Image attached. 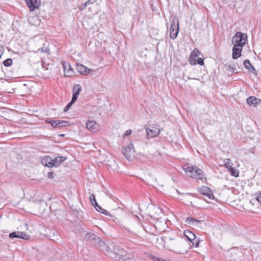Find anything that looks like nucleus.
Wrapping results in <instances>:
<instances>
[{
  "instance_id": "obj_1",
  "label": "nucleus",
  "mask_w": 261,
  "mask_h": 261,
  "mask_svg": "<svg viewBox=\"0 0 261 261\" xmlns=\"http://www.w3.org/2000/svg\"><path fill=\"white\" fill-rule=\"evenodd\" d=\"M183 169L188 177L199 180L203 178V171L196 166L185 165Z\"/></svg>"
},
{
  "instance_id": "obj_2",
  "label": "nucleus",
  "mask_w": 261,
  "mask_h": 261,
  "mask_svg": "<svg viewBox=\"0 0 261 261\" xmlns=\"http://www.w3.org/2000/svg\"><path fill=\"white\" fill-rule=\"evenodd\" d=\"M112 257L116 261H126L131 260L133 258L132 254L127 253L122 248L118 247L114 248V252Z\"/></svg>"
},
{
  "instance_id": "obj_3",
  "label": "nucleus",
  "mask_w": 261,
  "mask_h": 261,
  "mask_svg": "<svg viewBox=\"0 0 261 261\" xmlns=\"http://www.w3.org/2000/svg\"><path fill=\"white\" fill-rule=\"evenodd\" d=\"M146 132V138L150 139L156 137L161 130L157 123L149 124L145 126Z\"/></svg>"
},
{
  "instance_id": "obj_4",
  "label": "nucleus",
  "mask_w": 261,
  "mask_h": 261,
  "mask_svg": "<svg viewBox=\"0 0 261 261\" xmlns=\"http://www.w3.org/2000/svg\"><path fill=\"white\" fill-rule=\"evenodd\" d=\"M247 38L246 34L238 32L232 37V43L234 46L243 47L246 44Z\"/></svg>"
},
{
  "instance_id": "obj_5",
  "label": "nucleus",
  "mask_w": 261,
  "mask_h": 261,
  "mask_svg": "<svg viewBox=\"0 0 261 261\" xmlns=\"http://www.w3.org/2000/svg\"><path fill=\"white\" fill-rule=\"evenodd\" d=\"M179 32L178 19L176 17H173L170 27V37L172 39H175Z\"/></svg>"
},
{
  "instance_id": "obj_6",
  "label": "nucleus",
  "mask_w": 261,
  "mask_h": 261,
  "mask_svg": "<svg viewBox=\"0 0 261 261\" xmlns=\"http://www.w3.org/2000/svg\"><path fill=\"white\" fill-rule=\"evenodd\" d=\"M122 152L126 159L129 161L135 156V150L134 148L133 144L130 143L127 146L122 149Z\"/></svg>"
},
{
  "instance_id": "obj_7",
  "label": "nucleus",
  "mask_w": 261,
  "mask_h": 261,
  "mask_svg": "<svg viewBox=\"0 0 261 261\" xmlns=\"http://www.w3.org/2000/svg\"><path fill=\"white\" fill-rule=\"evenodd\" d=\"M25 3L30 11H34L40 6V0H25Z\"/></svg>"
},
{
  "instance_id": "obj_8",
  "label": "nucleus",
  "mask_w": 261,
  "mask_h": 261,
  "mask_svg": "<svg viewBox=\"0 0 261 261\" xmlns=\"http://www.w3.org/2000/svg\"><path fill=\"white\" fill-rule=\"evenodd\" d=\"M86 127L93 133H97L100 129V125L94 121H89L86 124Z\"/></svg>"
},
{
  "instance_id": "obj_9",
  "label": "nucleus",
  "mask_w": 261,
  "mask_h": 261,
  "mask_svg": "<svg viewBox=\"0 0 261 261\" xmlns=\"http://www.w3.org/2000/svg\"><path fill=\"white\" fill-rule=\"evenodd\" d=\"M81 91L82 87L80 84H76L73 86L72 89V102H75L76 101Z\"/></svg>"
},
{
  "instance_id": "obj_10",
  "label": "nucleus",
  "mask_w": 261,
  "mask_h": 261,
  "mask_svg": "<svg viewBox=\"0 0 261 261\" xmlns=\"http://www.w3.org/2000/svg\"><path fill=\"white\" fill-rule=\"evenodd\" d=\"M199 192L202 194L206 196L210 199L214 198V195L211 189L207 187H202L200 188Z\"/></svg>"
},
{
  "instance_id": "obj_11",
  "label": "nucleus",
  "mask_w": 261,
  "mask_h": 261,
  "mask_svg": "<svg viewBox=\"0 0 261 261\" xmlns=\"http://www.w3.org/2000/svg\"><path fill=\"white\" fill-rule=\"evenodd\" d=\"M64 70V74L66 76H71L73 73V71L71 68L70 64L68 63L65 62L64 61L62 62Z\"/></svg>"
},
{
  "instance_id": "obj_12",
  "label": "nucleus",
  "mask_w": 261,
  "mask_h": 261,
  "mask_svg": "<svg viewBox=\"0 0 261 261\" xmlns=\"http://www.w3.org/2000/svg\"><path fill=\"white\" fill-rule=\"evenodd\" d=\"M9 237L11 239L13 238H21L23 239H28L29 237L28 235L23 232L15 231L10 233L9 234Z\"/></svg>"
},
{
  "instance_id": "obj_13",
  "label": "nucleus",
  "mask_w": 261,
  "mask_h": 261,
  "mask_svg": "<svg viewBox=\"0 0 261 261\" xmlns=\"http://www.w3.org/2000/svg\"><path fill=\"white\" fill-rule=\"evenodd\" d=\"M186 222L193 226L199 227L202 221L189 217L187 218Z\"/></svg>"
},
{
  "instance_id": "obj_14",
  "label": "nucleus",
  "mask_w": 261,
  "mask_h": 261,
  "mask_svg": "<svg viewBox=\"0 0 261 261\" xmlns=\"http://www.w3.org/2000/svg\"><path fill=\"white\" fill-rule=\"evenodd\" d=\"M76 70L82 74H87L92 71L91 69H88L87 67L82 64H77L76 65Z\"/></svg>"
},
{
  "instance_id": "obj_15",
  "label": "nucleus",
  "mask_w": 261,
  "mask_h": 261,
  "mask_svg": "<svg viewBox=\"0 0 261 261\" xmlns=\"http://www.w3.org/2000/svg\"><path fill=\"white\" fill-rule=\"evenodd\" d=\"M42 164L45 166L52 167L54 166L53 159L48 156L43 157L41 161Z\"/></svg>"
},
{
  "instance_id": "obj_16",
  "label": "nucleus",
  "mask_w": 261,
  "mask_h": 261,
  "mask_svg": "<svg viewBox=\"0 0 261 261\" xmlns=\"http://www.w3.org/2000/svg\"><path fill=\"white\" fill-rule=\"evenodd\" d=\"M242 47L234 46L232 48V58L233 59H237L241 56V52L242 51Z\"/></svg>"
},
{
  "instance_id": "obj_17",
  "label": "nucleus",
  "mask_w": 261,
  "mask_h": 261,
  "mask_svg": "<svg viewBox=\"0 0 261 261\" xmlns=\"http://www.w3.org/2000/svg\"><path fill=\"white\" fill-rule=\"evenodd\" d=\"M167 248L169 250H172L174 247H176L178 245V242L174 239L170 238L166 242Z\"/></svg>"
},
{
  "instance_id": "obj_18",
  "label": "nucleus",
  "mask_w": 261,
  "mask_h": 261,
  "mask_svg": "<svg viewBox=\"0 0 261 261\" xmlns=\"http://www.w3.org/2000/svg\"><path fill=\"white\" fill-rule=\"evenodd\" d=\"M243 65L244 67L248 70L254 74H256V70L255 68L251 64L249 60L246 59L244 61Z\"/></svg>"
},
{
  "instance_id": "obj_19",
  "label": "nucleus",
  "mask_w": 261,
  "mask_h": 261,
  "mask_svg": "<svg viewBox=\"0 0 261 261\" xmlns=\"http://www.w3.org/2000/svg\"><path fill=\"white\" fill-rule=\"evenodd\" d=\"M247 102L249 106H257L260 103V100L253 96H250L247 99Z\"/></svg>"
},
{
  "instance_id": "obj_20",
  "label": "nucleus",
  "mask_w": 261,
  "mask_h": 261,
  "mask_svg": "<svg viewBox=\"0 0 261 261\" xmlns=\"http://www.w3.org/2000/svg\"><path fill=\"white\" fill-rule=\"evenodd\" d=\"M184 233L185 237H187L190 242H191L193 245H194L195 235L189 230H185Z\"/></svg>"
},
{
  "instance_id": "obj_21",
  "label": "nucleus",
  "mask_w": 261,
  "mask_h": 261,
  "mask_svg": "<svg viewBox=\"0 0 261 261\" xmlns=\"http://www.w3.org/2000/svg\"><path fill=\"white\" fill-rule=\"evenodd\" d=\"M66 160V158L64 156H58L53 159L54 166L57 167L64 161Z\"/></svg>"
},
{
  "instance_id": "obj_22",
  "label": "nucleus",
  "mask_w": 261,
  "mask_h": 261,
  "mask_svg": "<svg viewBox=\"0 0 261 261\" xmlns=\"http://www.w3.org/2000/svg\"><path fill=\"white\" fill-rule=\"evenodd\" d=\"M95 209L100 212L102 214H103L106 215H109V213L108 211H107V210L103 209L102 207H101L100 206H99L98 203H97V205H94V206H93Z\"/></svg>"
},
{
  "instance_id": "obj_23",
  "label": "nucleus",
  "mask_w": 261,
  "mask_h": 261,
  "mask_svg": "<svg viewBox=\"0 0 261 261\" xmlns=\"http://www.w3.org/2000/svg\"><path fill=\"white\" fill-rule=\"evenodd\" d=\"M199 53V52L198 49H195L194 50H193V51H192V54L191 55V57L190 58V63H191V64H194V65L196 64V63L195 61L193 63V60L192 59V56L197 57L198 56Z\"/></svg>"
},
{
  "instance_id": "obj_24",
  "label": "nucleus",
  "mask_w": 261,
  "mask_h": 261,
  "mask_svg": "<svg viewBox=\"0 0 261 261\" xmlns=\"http://www.w3.org/2000/svg\"><path fill=\"white\" fill-rule=\"evenodd\" d=\"M69 122L64 120H57L58 128H60L68 125Z\"/></svg>"
},
{
  "instance_id": "obj_25",
  "label": "nucleus",
  "mask_w": 261,
  "mask_h": 261,
  "mask_svg": "<svg viewBox=\"0 0 261 261\" xmlns=\"http://www.w3.org/2000/svg\"><path fill=\"white\" fill-rule=\"evenodd\" d=\"M229 171L232 176L236 177L239 176V172L238 170L232 167Z\"/></svg>"
},
{
  "instance_id": "obj_26",
  "label": "nucleus",
  "mask_w": 261,
  "mask_h": 261,
  "mask_svg": "<svg viewBox=\"0 0 261 261\" xmlns=\"http://www.w3.org/2000/svg\"><path fill=\"white\" fill-rule=\"evenodd\" d=\"M90 202L91 203V204L94 206V205H97V202H96V199H95V196L94 194H91L90 196Z\"/></svg>"
},
{
  "instance_id": "obj_27",
  "label": "nucleus",
  "mask_w": 261,
  "mask_h": 261,
  "mask_svg": "<svg viewBox=\"0 0 261 261\" xmlns=\"http://www.w3.org/2000/svg\"><path fill=\"white\" fill-rule=\"evenodd\" d=\"M12 62L13 61L11 59H7L4 61L3 64L4 66L9 67L12 65Z\"/></svg>"
},
{
  "instance_id": "obj_28",
  "label": "nucleus",
  "mask_w": 261,
  "mask_h": 261,
  "mask_svg": "<svg viewBox=\"0 0 261 261\" xmlns=\"http://www.w3.org/2000/svg\"><path fill=\"white\" fill-rule=\"evenodd\" d=\"M255 198L256 199L261 203V192H259L257 193L256 194Z\"/></svg>"
},
{
  "instance_id": "obj_29",
  "label": "nucleus",
  "mask_w": 261,
  "mask_h": 261,
  "mask_svg": "<svg viewBox=\"0 0 261 261\" xmlns=\"http://www.w3.org/2000/svg\"><path fill=\"white\" fill-rule=\"evenodd\" d=\"M74 103V102H72V99H71V101L65 108L64 111L65 112L67 111L70 108L72 105Z\"/></svg>"
},
{
  "instance_id": "obj_30",
  "label": "nucleus",
  "mask_w": 261,
  "mask_h": 261,
  "mask_svg": "<svg viewBox=\"0 0 261 261\" xmlns=\"http://www.w3.org/2000/svg\"><path fill=\"white\" fill-rule=\"evenodd\" d=\"M196 64H198L200 65H203L204 64L203 60L201 58H197Z\"/></svg>"
},
{
  "instance_id": "obj_31",
  "label": "nucleus",
  "mask_w": 261,
  "mask_h": 261,
  "mask_svg": "<svg viewBox=\"0 0 261 261\" xmlns=\"http://www.w3.org/2000/svg\"><path fill=\"white\" fill-rule=\"evenodd\" d=\"M231 163V160L229 159H225L223 160L224 166L228 165Z\"/></svg>"
},
{
  "instance_id": "obj_32",
  "label": "nucleus",
  "mask_w": 261,
  "mask_h": 261,
  "mask_svg": "<svg viewBox=\"0 0 261 261\" xmlns=\"http://www.w3.org/2000/svg\"><path fill=\"white\" fill-rule=\"evenodd\" d=\"M150 257L153 260V261H161V258L153 256L152 255H150Z\"/></svg>"
},
{
  "instance_id": "obj_33",
  "label": "nucleus",
  "mask_w": 261,
  "mask_h": 261,
  "mask_svg": "<svg viewBox=\"0 0 261 261\" xmlns=\"http://www.w3.org/2000/svg\"><path fill=\"white\" fill-rule=\"evenodd\" d=\"M132 130L131 129H128L127 130L125 133L123 135V137L127 136L132 134Z\"/></svg>"
},
{
  "instance_id": "obj_34",
  "label": "nucleus",
  "mask_w": 261,
  "mask_h": 261,
  "mask_svg": "<svg viewBox=\"0 0 261 261\" xmlns=\"http://www.w3.org/2000/svg\"><path fill=\"white\" fill-rule=\"evenodd\" d=\"M54 128H58L57 120H55L52 123L51 125Z\"/></svg>"
},
{
  "instance_id": "obj_35",
  "label": "nucleus",
  "mask_w": 261,
  "mask_h": 261,
  "mask_svg": "<svg viewBox=\"0 0 261 261\" xmlns=\"http://www.w3.org/2000/svg\"><path fill=\"white\" fill-rule=\"evenodd\" d=\"M89 5L87 3V2L85 3L84 5L81 6V7L80 8L81 10H83L84 9H85V8H86V7L87 6H88Z\"/></svg>"
},
{
  "instance_id": "obj_36",
  "label": "nucleus",
  "mask_w": 261,
  "mask_h": 261,
  "mask_svg": "<svg viewBox=\"0 0 261 261\" xmlns=\"http://www.w3.org/2000/svg\"><path fill=\"white\" fill-rule=\"evenodd\" d=\"M97 0H88L87 1V3L89 5L90 4H92L94 3Z\"/></svg>"
},
{
  "instance_id": "obj_37",
  "label": "nucleus",
  "mask_w": 261,
  "mask_h": 261,
  "mask_svg": "<svg viewBox=\"0 0 261 261\" xmlns=\"http://www.w3.org/2000/svg\"><path fill=\"white\" fill-rule=\"evenodd\" d=\"M48 177L50 179H51L54 177L53 173V172H48Z\"/></svg>"
},
{
  "instance_id": "obj_38",
  "label": "nucleus",
  "mask_w": 261,
  "mask_h": 261,
  "mask_svg": "<svg viewBox=\"0 0 261 261\" xmlns=\"http://www.w3.org/2000/svg\"><path fill=\"white\" fill-rule=\"evenodd\" d=\"M54 121H53V120L47 119V120H45V123L50 124L52 125V123Z\"/></svg>"
},
{
  "instance_id": "obj_39",
  "label": "nucleus",
  "mask_w": 261,
  "mask_h": 261,
  "mask_svg": "<svg viewBox=\"0 0 261 261\" xmlns=\"http://www.w3.org/2000/svg\"><path fill=\"white\" fill-rule=\"evenodd\" d=\"M225 167L228 170V171L232 167L230 164H228V165L225 166Z\"/></svg>"
},
{
  "instance_id": "obj_40",
  "label": "nucleus",
  "mask_w": 261,
  "mask_h": 261,
  "mask_svg": "<svg viewBox=\"0 0 261 261\" xmlns=\"http://www.w3.org/2000/svg\"><path fill=\"white\" fill-rule=\"evenodd\" d=\"M49 50L48 48H45L44 49H43V48H41V51L42 52H45V53H47L48 51H49Z\"/></svg>"
},
{
  "instance_id": "obj_41",
  "label": "nucleus",
  "mask_w": 261,
  "mask_h": 261,
  "mask_svg": "<svg viewBox=\"0 0 261 261\" xmlns=\"http://www.w3.org/2000/svg\"><path fill=\"white\" fill-rule=\"evenodd\" d=\"M199 241L195 242L194 241V244L193 245L195 246L196 247H198L199 246Z\"/></svg>"
},
{
  "instance_id": "obj_42",
  "label": "nucleus",
  "mask_w": 261,
  "mask_h": 261,
  "mask_svg": "<svg viewBox=\"0 0 261 261\" xmlns=\"http://www.w3.org/2000/svg\"><path fill=\"white\" fill-rule=\"evenodd\" d=\"M118 224L121 227H124L126 229V228L123 225V224H122V223H121L120 221H118Z\"/></svg>"
},
{
  "instance_id": "obj_43",
  "label": "nucleus",
  "mask_w": 261,
  "mask_h": 261,
  "mask_svg": "<svg viewBox=\"0 0 261 261\" xmlns=\"http://www.w3.org/2000/svg\"><path fill=\"white\" fill-rule=\"evenodd\" d=\"M97 239L98 240V241H99V243H101V244H104V243L103 242H101L100 241V239L99 238H98Z\"/></svg>"
},
{
  "instance_id": "obj_44",
  "label": "nucleus",
  "mask_w": 261,
  "mask_h": 261,
  "mask_svg": "<svg viewBox=\"0 0 261 261\" xmlns=\"http://www.w3.org/2000/svg\"><path fill=\"white\" fill-rule=\"evenodd\" d=\"M64 136V134H63V135H61V136Z\"/></svg>"
},
{
  "instance_id": "obj_45",
  "label": "nucleus",
  "mask_w": 261,
  "mask_h": 261,
  "mask_svg": "<svg viewBox=\"0 0 261 261\" xmlns=\"http://www.w3.org/2000/svg\"><path fill=\"white\" fill-rule=\"evenodd\" d=\"M136 217L137 218V219H139V217H138L137 216H136Z\"/></svg>"
},
{
  "instance_id": "obj_46",
  "label": "nucleus",
  "mask_w": 261,
  "mask_h": 261,
  "mask_svg": "<svg viewBox=\"0 0 261 261\" xmlns=\"http://www.w3.org/2000/svg\"><path fill=\"white\" fill-rule=\"evenodd\" d=\"M136 217L137 218V219H139V217H138L137 216H136Z\"/></svg>"
},
{
  "instance_id": "obj_47",
  "label": "nucleus",
  "mask_w": 261,
  "mask_h": 261,
  "mask_svg": "<svg viewBox=\"0 0 261 261\" xmlns=\"http://www.w3.org/2000/svg\"><path fill=\"white\" fill-rule=\"evenodd\" d=\"M136 217L137 218V219H139V217H138L137 216H136Z\"/></svg>"
}]
</instances>
